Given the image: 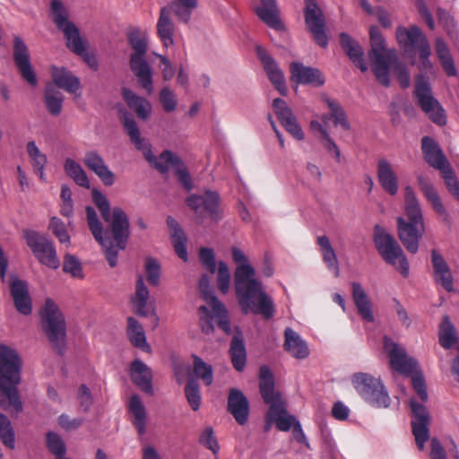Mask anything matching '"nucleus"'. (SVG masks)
<instances>
[{
    "mask_svg": "<svg viewBox=\"0 0 459 459\" xmlns=\"http://www.w3.org/2000/svg\"><path fill=\"white\" fill-rule=\"evenodd\" d=\"M51 11L53 13V21L60 30L63 31L66 26L74 24L67 20L65 11L60 1L53 0L51 2Z\"/></svg>",
    "mask_w": 459,
    "mask_h": 459,
    "instance_id": "obj_57",
    "label": "nucleus"
},
{
    "mask_svg": "<svg viewBox=\"0 0 459 459\" xmlns=\"http://www.w3.org/2000/svg\"><path fill=\"white\" fill-rule=\"evenodd\" d=\"M63 271L74 278L82 279V267L80 261L73 255L66 254L64 257Z\"/></svg>",
    "mask_w": 459,
    "mask_h": 459,
    "instance_id": "obj_59",
    "label": "nucleus"
},
{
    "mask_svg": "<svg viewBox=\"0 0 459 459\" xmlns=\"http://www.w3.org/2000/svg\"><path fill=\"white\" fill-rule=\"evenodd\" d=\"M270 417H274V424L280 431H289L299 421L293 415L288 413L284 400L270 405Z\"/></svg>",
    "mask_w": 459,
    "mask_h": 459,
    "instance_id": "obj_33",
    "label": "nucleus"
},
{
    "mask_svg": "<svg viewBox=\"0 0 459 459\" xmlns=\"http://www.w3.org/2000/svg\"><path fill=\"white\" fill-rule=\"evenodd\" d=\"M371 50L369 56L376 79L385 87L390 86V66L397 60L394 49L385 48V40L377 26L369 29Z\"/></svg>",
    "mask_w": 459,
    "mask_h": 459,
    "instance_id": "obj_6",
    "label": "nucleus"
},
{
    "mask_svg": "<svg viewBox=\"0 0 459 459\" xmlns=\"http://www.w3.org/2000/svg\"><path fill=\"white\" fill-rule=\"evenodd\" d=\"M232 260L237 264L234 272V287L241 312L260 315L270 320L275 314L272 298L263 289V284L255 278V270L249 264L247 256L237 247L231 248Z\"/></svg>",
    "mask_w": 459,
    "mask_h": 459,
    "instance_id": "obj_2",
    "label": "nucleus"
},
{
    "mask_svg": "<svg viewBox=\"0 0 459 459\" xmlns=\"http://www.w3.org/2000/svg\"><path fill=\"white\" fill-rule=\"evenodd\" d=\"M157 33L164 47L168 48L174 44V23L170 18V7L165 6L160 10L157 22Z\"/></svg>",
    "mask_w": 459,
    "mask_h": 459,
    "instance_id": "obj_34",
    "label": "nucleus"
},
{
    "mask_svg": "<svg viewBox=\"0 0 459 459\" xmlns=\"http://www.w3.org/2000/svg\"><path fill=\"white\" fill-rule=\"evenodd\" d=\"M52 80L56 87L68 93H75L81 87L80 80L71 71L56 65L50 68Z\"/></svg>",
    "mask_w": 459,
    "mask_h": 459,
    "instance_id": "obj_29",
    "label": "nucleus"
},
{
    "mask_svg": "<svg viewBox=\"0 0 459 459\" xmlns=\"http://www.w3.org/2000/svg\"><path fill=\"white\" fill-rule=\"evenodd\" d=\"M322 254L323 261L326 264L329 271L333 272L335 277L340 275L339 263L335 251L333 250L328 237L320 236L316 239Z\"/></svg>",
    "mask_w": 459,
    "mask_h": 459,
    "instance_id": "obj_42",
    "label": "nucleus"
},
{
    "mask_svg": "<svg viewBox=\"0 0 459 459\" xmlns=\"http://www.w3.org/2000/svg\"><path fill=\"white\" fill-rule=\"evenodd\" d=\"M456 342L455 329L446 317L439 331V343L445 349H450Z\"/></svg>",
    "mask_w": 459,
    "mask_h": 459,
    "instance_id": "obj_54",
    "label": "nucleus"
},
{
    "mask_svg": "<svg viewBox=\"0 0 459 459\" xmlns=\"http://www.w3.org/2000/svg\"><path fill=\"white\" fill-rule=\"evenodd\" d=\"M23 235L28 247L41 264L52 269L59 267L60 261L52 240L35 230H25Z\"/></svg>",
    "mask_w": 459,
    "mask_h": 459,
    "instance_id": "obj_13",
    "label": "nucleus"
},
{
    "mask_svg": "<svg viewBox=\"0 0 459 459\" xmlns=\"http://www.w3.org/2000/svg\"><path fill=\"white\" fill-rule=\"evenodd\" d=\"M199 443L211 450L214 455H217L220 450L217 438L212 427H206L199 437Z\"/></svg>",
    "mask_w": 459,
    "mask_h": 459,
    "instance_id": "obj_63",
    "label": "nucleus"
},
{
    "mask_svg": "<svg viewBox=\"0 0 459 459\" xmlns=\"http://www.w3.org/2000/svg\"><path fill=\"white\" fill-rule=\"evenodd\" d=\"M49 229L58 240L65 245L70 244V236L65 223L57 217H52L49 221Z\"/></svg>",
    "mask_w": 459,
    "mask_h": 459,
    "instance_id": "obj_61",
    "label": "nucleus"
},
{
    "mask_svg": "<svg viewBox=\"0 0 459 459\" xmlns=\"http://www.w3.org/2000/svg\"><path fill=\"white\" fill-rule=\"evenodd\" d=\"M327 105L331 110L330 117L333 118L334 125H340L344 130L350 129V124L347 121L346 114L338 102L333 100H326Z\"/></svg>",
    "mask_w": 459,
    "mask_h": 459,
    "instance_id": "obj_55",
    "label": "nucleus"
},
{
    "mask_svg": "<svg viewBox=\"0 0 459 459\" xmlns=\"http://www.w3.org/2000/svg\"><path fill=\"white\" fill-rule=\"evenodd\" d=\"M354 388L366 403L376 408H387L391 399L379 378L367 373H356L352 377Z\"/></svg>",
    "mask_w": 459,
    "mask_h": 459,
    "instance_id": "obj_11",
    "label": "nucleus"
},
{
    "mask_svg": "<svg viewBox=\"0 0 459 459\" xmlns=\"http://www.w3.org/2000/svg\"><path fill=\"white\" fill-rule=\"evenodd\" d=\"M128 410L133 416L132 423L139 436L146 432V410L139 395L133 394L128 403Z\"/></svg>",
    "mask_w": 459,
    "mask_h": 459,
    "instance_id": "obj_40",
    "label": "nucleus"
},
{
    "mask_svg": "<svg viewBox=\"0 0 459 459\" xmlns=\"http://www.w3.org/2000/svg\"><path fill=\"white\" fill-rule=\"evenodd\" d=\"M305 22L316 43L322 48H326L328 38L325 30V16L314 0H306Z\"/></svg>",
    "mask_w": 459,
    "mask_h": 459,
    "instance_id": "obj_15",
    "label": "nucleus"
},
{
    "mask_svg": "<svg viewBox=\"0 0 459 459\" xmlns=\"http://www.w3.org/2000/svg\"><path fill=\"white\" fill-rule=\"evenodd\" d=\"M135 288V295L132 299L135 313L141 316H147L150 312L147 305L150 293L142 275L138 276Z\"/></svg>",
    "mask_w": 459,
    "mask_h": 459,
    "instance_id": "obj_43",
    "label": "nucleus"
},
{
    "mask_svg": "<svg viewBox=\"0 0 459 459\" xmlns=\"http://www.w3.org/2000/svg\"><path fill=\"white\" fill-rule=\"evenodd\" d=\"M220 195L205 190L203 195L192 194L186 198V204L194 212L195 221L203 224L207 219L219 221L222 218Z\"/></svg>",
    "mask_w": 459,
    "mask_h": 459,
    "instance_id": "obj_10",
    "label": "nucleus"
},
{
    "mask_svg": "<svg viewBox=\"0 0 459 459\" xmlns=\"http://www.w3.org/2000/svg\"><path fill=\"white\" fill-rule=\"evenodd\" d=\"M259 390L264 403L268 405L283 400L281 393L275 391L273 375L265 365L262 366L259 370Z\"/></svg>",
    "mask_w": 459,
    "mask_h": 459,
    "instance_id": "obj_25",
    "label": "nucleus"
},
{
    "mask_svg": "<svg viewBox=\"0 0 459 459\" xmlns=\"http://www.w3.org/2000/svg\"><path fill=\"white\" fill-rule=\"evenodd\" d=\"M414 96L417 99L418 105L433 123L438 126L446 124L445 110L432 96L429 78L423 74L416 76Z\"/></svg>",
    "mask_w": 459,
    "mask_h": 459,
    "instance_id": "obj_12",
    "label": "nucleus"
},
{
    "mask_svg": "<svg viewBox=\"0 0 459 459\" xmlns=\"http://www.w3.org/2000/svg\"><path fill=\"white\" fill-rule=\"evenodd\" d=\"M210 277L207 274L202 275L199 281V290L204 300L212 307L216 303H221L214 295L212 287L210 284Z\"/></svg>",
    "mask_w": 459,
    "mask_h": 459,
    "instance_id": "obj_56",
    "label": "nucleus"
},
{
    "mask_svg": "<svg viewBox=\"0 0 459 459\" xmlns=\"http://www.w3.org/2000/svg\"><path fill=\"white\" fill-rule=\"evenodd\" d=\"M390 70H392L393 74L396 77L400 86L403 89H406L410 85L411 78L410 74L405 66L401 62H398V59L395 61V63L392 64L390 66Z\"/></svg>",
    "mask_w": 459,
    "mask_h": 459,
    "instance_id": "obj_64",
    "label": "nucleus"
},
{
    "mask_svg": "<svg viewBox=\"0 0 459 459\" xmlns=\"http://www.w3.org/2000/svg\"><path fill=\"white\" fill-rule=\"evenodd\" d=\"M290 69L293 82L302 84H315L316 86L325 83V79L318 69L306 67L296 62L290 64Z\"/></svg>",
    "mask_w": 459,
    "mask_h": 459,
    "instance_id": "obj_28",
    "label": "nucleus"
},
{
    "mask_svg": "<svg viewBox=\"0 0 459 459\" xmlns=\"http://www.w3.org/2000/svg\"><path fill=\"white\" fill-rule=\"evenodd\" d=\"M430 261L434 283L447 292L455 291L454 275L445 257L438 250L432 249L430 252Z\"/></svg>",
    "mask_w": 459,
    "mask_h": 459,
    "instance_id": "obj_18",
    "label": "nucleus"
},
{
    "mask_svg": "<svg viewBox=\"0 0 459 459\" xmlns=\"http://www.w3.org/2000/svg\"><path fill=\"white\" fill-rule=\"evenodd\" d=\"M229 353L233 368L237 371H243L247 362V351L241 333L233 335Z\"/></svg>",
    "mask_w": 459,
    "mask_h": 459,
    "instance_id": "obj_39",
    "label": "nucleus"
},
{
    "mask_svg": "<svg viewBox=\"0 0 459 459\" xmlns=\"http://www.w3.org/2000/svg\"><path fill=\"white\" fill-rule=\"evenodd\" d=\"M64 96L53 86L47 85L44 92V103L52 116H59L62 111Z\"/></svg>",
    "mask_w": 459,
    "mask_h": 459,
    "instance_id": "obj_46",
    "label": "nucleus"
},
{
    "mask_svg": "<svg viewBox=\"0 0 459 459\" xmlns=\"http://www.w3.org/2000/svg\"><path fill=\"white\" fill-rule=\"evenodd\" d=\"M129 375L132 382L143 392L152 395V371L144 362L134 359L130 364Z\"/></svg>",
    "mask_w": 459,
    "mask_h": 459,
    "instance_id": "obj_23",
    "label": "nucleus"
},
{
    "mask_svg": "<svg viewBox=\"0 0 459 459\" xmlns=\"http://www.w3.org/2000/svg\"><path fill=\"white\" fill-rule=\"evenodd\" d=\"M0 440L8 449L15 448V432L11 420L4 413H0Z\"/></svg>",
    "mask_w": 459,
    "mask_h": 459,
    "instance_id": "obj_50",
    "label": "nucleus"
},
{
    "mask_svg": "<svg viewBox=\"0 0 459 459\" xmlns=\"http://www.w3.org/2000/svg\"><path fill=\"white\" fill-rule=\"evenodd\" d=\"M13 58L22 78L29 85L35 87L38 84V79L30 64L29 48L19 36L13 38Z\"/></svg>",
    "mask_w": 459,
    "mask_h": 459,
    "instance_id": "obj_16",
    "label": "nucleus"
},
{
    "mask_svg": "<svg viewBox=\"0 0 459 459\" xmlns=\"http://www.w3.org/2000/svg\"><path fill=\"white\" fill-rule=\"evenodd\" d=\"M440 173L448 192L455 200L459 201V181L455 178L451 166H446Z\"/></svg>",
    "mask_w": 459,
    "mask_h": 459,
    "instance_id": "obj_58",
    "label": "nucleus"
},
{
    "mask_svg": "<svg viewBox=\"0 0 459 459\" xmlns=\"http://www.w3.org/2000/svg\"><path fill=\"white\" fill-rule=\"evenodd\" d=\"M64 169L67 176L80 186L84 188L90 187V181L86 172L82 166L71 158L65 160Z\"/></svg>",
    "mask_w": 459,
    "mask_h": 459,
    "instance_id": "obj_45",
    "label": "nucleus"
},
{
    "mask_svg": "<svg viewBox=\"0 0 459 459\" xmlns=\"http://www.w3.org/2000/svg\"><path fill=\"white\" fill-rule=\"evenodd\" d=\"M230 273L227 264L223 261L218 263L217 284L221 293L226 294L230 289Z\"/></svg>",
    "mask_w": 459,
    "mask_h": 459,
    "instance_id": "obj_62",
    "label": "nucleus"
},
{
    "mask_svg": "<svg viewBox=\"0 0 459 459\" xmlns=\"http://www.w3.org/2000/svg\"><path fill=\"white\" fill-rule=\"evenodd\" d=\"M144 267L148 282L153 286L159 285L160 277V265L159 262L152 257H147Z\"/></svg>",
    "mask_w": 459,
    "mask_h": 459,
    "instance_id": "obj_60",
    "label": "nucleus"
},
{
    "mask_svg": "<svg viewBox=\"0 0 459 459\" xmlns=\"http://www.w3.org/2000/svg\"><path fill=\"white\" fill-rule=\"evenodd\" d=\"M193 372L195 377L201 379L207 386L213 382V368L212 365L204 362L199 356L193 354Z\"/></svg>",
    "mask_w": 459,
    "mask_h": 459,
    "instance_id": "obj_47",
    "label": "nucleus"
},
{
    "mask_svg": "<svg viewBox=\"0 0 459 459\" xmlns=\"http://www.w3.org/2000/svg\"><path fill=\"white\" fill-rule=\"evenodd\" d=\"M167 224L170 231L171 241L175 252L184 261L187 260L186 236L179 223L173 217L167 218Z\"/></svg>",
    "mask_w": 459,
    "mask_h": 459,
    "instance_id": "obj_36",
    "label": "nucleus"
},
{
    "mask_svg": "<svg viewBox=\"0 0 459 459\" xmlns=\"http://www.w3.org/2000/svg\"><path fill=\"white\" fill-rule=\"evenodd\" d=\"M27 152L31 159L34 172L44 180V168L47 163V156L40 152L34 141L27 143Z\"/></svg>",
    "mask_w": 459,
    "mask_h": 459,
    "instance_id": "obj_48",
    "label": "nucleus"
},
{
    "mask_svg": "<svg viewBox=\"0 0 459 459\" xmlns=\"http://www.w3.org/2000/svg\"><path fill=\"white\" fill-rule=\"evenodd\" d=\"M22 360L18 352L6 345H0V406L22 412L23 406L17 386L21 383Z\"/></svg>",
    "mask_w": 459,
    "mask_h": 459,
    "instance_id": "obj_3",
    "label": "nucleus"
},
{
    "mask_svg": "<svg viewBox=\"0 0 459 459\" xmlns=\"http://www.w3.org/2000/svg\"><path fill=\"white\" fill-rule=\"evenodd\" d=\"M128 41L134 50L130 56V68L139 85L151 95L153 92V81L152 68L145 60L148 48L146 38L139 30H134L128 35Z\"/></svg>",
    "mask_w": 459,
    "mask_h": 459,
    "instance_id": "obj_7",
    "label": "nucleus"
},
{
    "mask_svg": "<svg viewBox=\"0 0 459 459\" xmlns=\"http://www.w3.org/2000/svg\"><path fill=\"white\" fill-rule=\"evenodd\" d=\"M373 241L383 260L396 269L404 277L409 275V263L395 238L379 224L373 230Z\"/></svg>",
    "mask_w": 459,
    "mask_h": 459,
    "instance_id": "obj_8",
    "label": "nucleus"
},
{
    "mask_svg": "<svg viewBox=\"0 0 459 459\" xmlns=\"http://www.w3.org/2000/svg\"><path fill=\"white\" fill-rule=\"evenodd\" d=\"M342 49L349 56L351 61L360 69L361 72L368 70V65L364 58V52L359 44L348 33L342 32L339 36Z\"/></svg>",
    "mask_w": 459,
    "mask_h": 459,
    "instance_id": "obj_27",
    "label": "nucleus"
},
{
    "mask_svg": "<svg viewBox=\"0 0 459 459\" xmlns=\"http://www.w3.org/2000/svg\"><path fill=\"white\" fill-rule=\"evenodd\" d=\"M145 159L160 173H166L169 167H177L180 165V159L174 155L170 151H164L160 153L159 158L152 153V151L147 147L143 151Z\"/></svg>",
    "mask_w": 459,
    "mask_h": 459,
    "instance_id": "obj_37",
    "label": "nucleus"
},
{
    "mask_svg": "<svg viewBox=\"0 0 459 459\" xmlns=\"http://www.w3.org/2000/svg\"><path fill=\"white\" fill-rule=\"evenodd\" d=\"M122 97L128 108L134 110L139 119L146 120L152 113V105L146 99L138 96L132 90L122 88Z\"/></svg>",
    "mask_w": 459,
    "mask_h": 459,
    "instance_id": "obj_32",
    "label": "nucleus"
},
{
    "mask_svg": "<svg viewBox=\"0 0 459 459\" xmlns=\"http://www.w3.org/2000/svg\"><path fill=\"white\" fill-rule=\"evenodd\" d=\"M185 394L191 409L195 411H198L201 406L202 398L200 385L195 379L190 378L187 380L185 386Z\"/></svg>",
    "mask_w": 459,
    "mask_h": 459,
    "instance_id": "obj_51",
    "label": "nucleus"
},
{
    "mask_svg": "<svg viewBox=\"0 0 459 459\" xmlns=\"http://www.w3.org/2000/svg\"><path fill=\"white\" fill-rule=\"evenodd\" d=\"M284 349L296 359H305L309 354L307 343L291 328L287 327L284 331Z\"/></svg>",
    "mask_w": 459,
    "mask_h": 459,
    "instance_id": "obj_35",
    "label": "nucleus"
},
{
    "mask_svg": "<svg viewBox=\"0 0 459 459\" xmlns=\"http://www.w3.org/2000/svg\"><path fill=\"white\" fill-rule=\"evenodd\" d=\"M410 407L413 416L411 428L416 445L420 450H423L425 442L429 438V414L427 408L414 399L411 400Z\"/></svg>",
    "mask_w": 459,
    "mask_h": 459,
    "instance_id": "obj_17",
    "label": "nucleus"
},
{
    "mask_svg": "<svg viewBox=\"0 0 459 459\" xmlns=\"http://www.w3.org/2000/svg\"><path fill=\"white\" fill-rule=\"evenodd\" d=\"M126 335L131 344L144 352H151L152 349L146 342L145 333L141 324L134 317L127 318Z\"/></svg>",
    "mask_w": 459,
    "mask_h": 459,
    "instance_id": "obj_41",
    "label": "nucleus"
},
{
    "mask_svg": "<svg viewBox=\"0 0 459 459\" xmlns=\"http://www.w3.org/2000/svg\"><path fill=\"white\" fill-rule=\"evenodd\" d=\"M66 47L74 54H82L85 45L80 37V32L74 24L66 26L63 30Z\"/></svg>",
    "mask_w": 459,
    "mask_h": 459,
    "instance_id": "obj_49",
    "label": "nucleus"
},
{
    "mask_svg": "<svg viewBox=\"0 0 459 459\" xmlns=\"http://www.w3.org/2000/svg\"><path fill=\"white\" fill-rule=\"evenodd\" d=\"M91 199L108 226L104 230L96 211L87 206L85 212L89 229L95 240L105 249L109 266L115 267L118 250L125 249L129 238V219L120 207H114L111 212L108 198L99 189L91 190Z\"/></svg>",
    "mask_w": 459,
    "mask_h": 459,
    "instance_id": "obj_1",
    "label": "nucleus"
},
{
    "mask_svg": "<svg viewBox=\"0 0 459 459\" xmlns=\"http://www.w3.org/2000/svg\"><path fill=\"white\" fill-rule=\"evenodd\" d=\"M404 208L406 219H397L399 238L405 248L412 254L419 249V240L424 231L422 211L411 186L404 188Z\"/></svg>",
    "mask_w": 459,
    "mask_h": 459,
    "instance_id": "obj_4",
    "label": "nucleus"
},
{
    "mask_svg": "<svg viewBox=\"0 0 459 459\" xmlns=\"http://www.w3.org/2000/svg\"><path fill=\"white\" fill-rule=\"evenodd\" d=\"M83 163L88 169L95 173L101 182L108 186L115 183V174L106 165L104 159L96 151L85 153Z\"/></svg>",
    "mask_w": 459,
    "mask_h": 459,
    "instance_id": "obj_24",
    "label": "nucleus"
},
{
    "mask_svg": "<svg viewBox=\"0 0 459 459\" xmlns=\"http://www.w3.org/2000/svg\"><path fill=\"white\" fill-rule=\"evenodd\" d=\"M121 123L136 149L144 151L148 146L141 137L140 130L133 115L128 111H125L121 115Z\"/></svg>",
    "mask_w": 459,
    "mask_h": 459,
    "instance_id": "obj_44",
    "label": "nucleus"
},
{
    "mask_svg": "<svg viewBox=\"0 0 459 459\" xmlns=\"http://www.w3.org/2000/svg\"><path fill=\"white\" fill-rule=\"evenodd\" d=\"M46 445L49 452L56 456L61 458L66 452V447L62 437L55 432L49 431L46 434Z\"/></svg>",
    "mask_w": 459,
    "mask_h": 459,
    "instance_id": "obj_52",
    "label": "nucleus"
},
{
    "mask_svg": "<svg viewBox=\"0 0 459 459\" xmlns=\"http://www.w3.org/2000/svg\"><path fill=\"white\" fill-rule=\"evenodd\" d=\"M227 410L239 425H245L248 420L249 402L244 393L230 388L228 395Z\"/></svg>",
    "mask_w": 459,
    "mask_h": 459,
    "instance_id": "obj_22",
    "label": "nucleus"
},
{
    "mask_svg": "<svg viewBox=\"0 0 459 459\" xmlns=\"http://www.w3.org/2000/svg\"><path fill=\"white\" fill-rule=\"evenodd\" d=\"M262 5L255 7L256 15L270 28L282 30L284 25L279 18V11L275 0H260Z\"/></svg>",
    "mask_w": 459,
    "mask_h": 459,
    "instance_id": "obj_31",
    "label": "nucleus"
},
{
    "mask_svg": "<svg viewBox=\"0 0 459 459\" xmlns=\"http://www.w3.org/2000/svg\"><path fill=\"white\" fill-rule=\"evenodd\" d=\"M256 54L274 88L281 95H286L287 88L283 74L273 58L261 46L256 47Z\"/></svg>",
    "mask_w": 459,
    "mask_h": 459,
    "instance_id": "obj_21",
    "label": "nucleus"
},
{
    "mask_svg": "<svg viewBox=\"0 0 459 459\" xmlns=\"http://www.w3.org/2000/svg\"><path fill=\"white\" fill-rule=\"evenodd\" d=\"M212 310L218 327L226 334H230L231 333V327L225 306L222 303H216L215 306L212 307Z\"/></svg>",
    "mask_w": 459,
    "mask_h": 459,
    "instance_id": "obj_53",
    "label": "nucleus"
},
{
    "mask_svg": "<svg viewBox=\"0 0 459 459\" xmlns=\"http://www.w3.org/2000/svg\"><path fill=\"white\" fill-rule=\"evenodd\" d=\"M421 149L425 160L434 169L441 171L450 166L443 152L429 136L421 139Z\"/></svg>",
    "mask_w": 459,
    "mask_h": 459,
    "instance_id": "obj_26",
    "label": "nucleus"
},
{
    "mask_svg": "<svg viewBox=\"0 0 459 459\" xmlns=\"http://www.w3.org/2000/svg\"><path fill=\"white\" fill-rule=\"evenodd\" d=\"M41 327L53 348L62 353L65 348L66 325L65 316L57 305L50 299L45 302L40 312Z\"/></svg>",
    "mask_w": 459,
    "mask_h": 459,
    "instance_id": "obj_9",
    "label": "nucleus"
},
{
    "mask_svg": "<svg viewBox=\"0 0 459 459\" xmlns=\"http://www.w3.org/2000/svg\"><path fill=\"white\" fill-rule=\"evenodd\" d=\"M273 108L277 116L278 120L285 130L290 134L295 139L300 141L304 139V133L299 125L292 110L288 107L285 100L281 99H274L273 101Z\"/></svg>",
    "mask_w": 459,
    "mask_h": 459,
    "instance_id": "obj_20",
    "label": "nucleus"
},
{
    "mask_svg": "<svg viewBox=\"0 0 459 459\" xmlns=\"http://www.w3.org/2000/svg\"><path fill=\"white\" fill-rule=\"evenodd\" d=\"M417 182L420 192L424 195L427 202L430 204L433 211L442 218V221L446 225H450L451 216L446 209L438 192L436 190L430 180L424 175H418Z\"/></svg>",
    "mask_w": 459,
    "mask_h": 459,
    "instance_id": "obj_19",
    "label": "nucleus"
},
{
    "mask_svg": "<svg viewBox=\"0 0 459 459\" xmlns=\"http://www.w3.org/2000/svg\"><path fill=\"white\" fill-rule=\"evenodd\" d=\"M384 348L388 353L392 368L404 376H411L414 391L421 401H427L426 383L422 373L418 370V362L414 359L409 358L404 349L399 347L387 336L384 337Z\"/></svg>",
    "mask_w": 459,
    "mask_h": 459,
    "instance_id": "obj_5",
    "label": "nucleus"
},
{
    "mask_svg": "<svg viewBox=\"0 0 459 459\" xmlns=\"http://www.w3.org/2000/svg\"><path fill=\"white\" fill-rule=\"evenodd\" d=\"M377 172L382 188L390 195H395L398 192V178L391 163L385 159H380L377 162Z\"/></svg>",
    "mask_w": 459,
    "mask_h": 459,
    "instance_id": "obj_30",
    "label": "nucleus"
},
{
    "mask_svg": "<svg viewBox=\"0 0 459 459\" xmlns=\"http://www.w3.org/2000/svg\"><path fill=\"white\" fill-rule=\"evenodd\" d=\"M352 299L357 307L359 314L367 322H373L374 316L371 310L370 300L359 282L351 283Z\"/></svg>",
    "mask_w": 459,
    "mask_h": 459,
    "instance_id": "obj_38",
    "label": "nucleus"
},
{
    "mask_svg": "<svg viewBox=\"0 0 459 459\" xmlns=\"http://www.w3.org/2000/svg\"><path fill=\"white\" fill-rule=\"evenodd\" d=\"M400 48L409 56H414L421 51L426 56L430 46L427 37L417 25L410 27L398 26L395 32Z\"/></svg>",
    "mask_w": 459,
    "mask_h": 459,
    "instance_id": "obj_14",
    "label": "nucleus"
}]
</instances>
